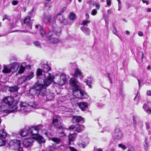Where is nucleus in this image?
Returning a JSON list of instances; mask_svg holds the SVG:
<instances>
[{
  "label": "nucleus",
  "instance_id": "nucleus-1",
  "mask_svg": "<svg viewBox=\"0 0 151 151\" xmlns=\"http://www.w3.org/2000/svg\"><path fill=\"white\" fill-rule=\"evenodd\" d=\"M54 76H37V81L29 91L32 95L42 98L46 95V87L53 81Z\"/></svg>",
  "mask_w": 151,
  "mask_h": 151
},
{
  "label": "nucleus",
  "instance_id": "nucleus-2",
  "mask_svg": "<svg viewBox=\"0 0 151 151\" xmlns=\"http://www.w3.org/2000/svg\"><path fill=\"white\" fill-rule=\"evenodd\" d=\"M2 105L0 106V111L6 113V115L17 111L26 112L28 111L27 109L29 106L23 102H21L19 106H16L17 101H14L13 97L9 96L4 98L2 100Z\"/></svg>",
  "mask_w": 151,
  "mask_h": 151
},
{
  "label": "nucleus",
  "instance_id": "nucleus-3",
  "mask_svg": "<svg viewBox=\"0 0 151 151\" xmlns=\"http://www.w3.org/2000/svg\"><path fill=\"white\" fill-rule=\"evenodd\" d=\"M70 84L73 87V95L76 98L82 99L88 98V96L87 93L80 89L79 82L75 78H73L70 79Z\"/></svg>",
  "mask_w": 151,
  "mask_h": 151
},
{
  "label": "nucleus",
  "instance_id": "nucleus-4",
  "mask_svg": "<svg viewBox=\"0 0 151 151\" xmlns=\"http://www.w3.org/2000/svg\"><path fill=\"white\" fill-rule=\"evenodd\" d=\"M39 66L41 68L37 69L36 73L37 76H51V73H49L51 70V68L48 66L47 63L42 61Z\"/></svg>",
  "mask_w": 151,
  "mask_h": 151
},
{
  "label": "nucleus",
  "instance_id": "nucleus-5",
  "mask_svg": "<svg viewBox=\"0 0 151 151\" xmlns=\"http://www.w3.org/2000/svg\"><path fill=\"white\" fill-rule=\"evenodd\" d=\"M61 29L60 28H55L52 31H50L47 35V38L51 43L56 44L58 42V39L55 37L56 36H59L60 35Z\"/></svg>",
  "mask_w": 151,
  "mask_h": 151
},
{
  "label": "nucleus",
  "instance_id": "nucleus-6",
  "mask_svg": "<svg viewBox=\"0 0 151 151\" xmlns=\"http://www.w3.org/2000/svg\"><path fill=\"white\" fill-rule=\"evenodd\" d=\"M42 127L43 126L41 124L31 127L33 131V135L34 136L33 137L39 143H45V141L43 137L38 134L39 131L41 129Z\"/></svg>",
  "mask_w": 151,
  "mask_h": 151
},
{
  "label": "nucleus",
  "instance_id": "nucleus-7",
  "mask_svg": "<svg viewBox=\"0 0 151 151\" xmlns=\"http://www.w3.org/2000/svg\"><path fill=\"white\" fill-rule=\"evenodd\" d=\"M12 68H13L12 71L13 73H16V76L21 75L24 72L25 67L22 65H20V63L17 62H14L12 63Z\"/></svg>",
  "mask_w": 151,
  "mask_h": 151
},
{
  "label": "nucleus",
  "instance_id": "nucleus-8",
  "mask_svg": "<svg viewBox=\"0 0 151 151\" xmlns=\"http://www.w3.org/2000/svg\"><path fill=\"white\" fill-rule=\"evenodd\" d=\"M57 18V16L55 15L52 16L49 14H44L42 17V19L44 21L47 20L48 23L51 25L53 26V27L55 28L54 27L56 26V21Z\"/></svg>",
  "mask_w": 151,
  "mask_h": 151
},
{
  "label": "nucleus",
  "instance_id": "nucleus-9",
  "mask_svg": "<svg viewBox=\"0 0 151 151\" xmlns=\"http://www.w3.org/2000/svg\"><path fill=\"white\" fill-rule=\"evenodd\" d=\"M21 146V141L17 139H13L10 141L6 145V147H11L12 149L16 150Z\"/></svg>",
  "mask_w": 151,
  "mask_h": 151
},
{
  "label": "nucleus",
  "instance_id": "nucleus-10",
  "mask_svg": "<svg viewBox=\"0 0 151 151\" xmlns=\"http://www.w3.org/2000/svg\"><path fill=\"white\" fill-rule=\"evenodd\" d=\"M33 131L31 127H27L24 129H22L20 132V134L23 137H25L29 134H30L32 136L34 135H33Z\"/></svg>",
  "mask_w": 151,
  "mask_h": 151
},
{
  "label": "nucleus",
  "instance_id": "nucleus-11",
  "mask_svg": "<svg viewBox=\"0 0 151 151\" xmlns=\"http://www.w3.org/2000/svg\"><path fill=\"white\" fill-rule=\"evenodd\" d=\"M30 18L29 16L26 17L24 19V22L25 24H26V29L27 30L24 31V32H27L29 30L31 29L32 27V23L30 22Z\"/></svg>",
  "mask_w": 151,
  "mask_h": 151
},
{
  "label": "nucleus",
  "instance_id": "nucleus-12",
  "mask_svg": "<svg viewBox=\"0 0 151 151\" xmlns=\"http://www.w3.org/2000/svg\"><path fill=\"white\" fill-rule=\"evenodd\" d=\"M122 136L121 128L118 127H116L115 129L114 133L113 136L114 139L115 140L120 139Z\"/></svg>",
  "mask_w": 151,
  "mask_h": 151
},
{
  "label": "nucleus",
  "instance_id": "nucleus-13",
  "mask_svg": "<svg viewBox=\"0 0 151 151\" xmlns=\"http://www.w3.org/2000/svg\"><path fill=\"white\" fill-rule=\"evenodd\" d=\"M33 137V136H32L29 138H25L23 140V144L25 147H29L32 145L34 140H36Z\"/></svg>",
  "mask_w": 151,
  "mask_h": 151
},
{
  "label": "nucleus",
  "instance_id": "nucleus-14",
  "mask_svg": "<svg viewBox=\"0 0 151 151\" xmlns=\"http://www.w3.org/2000/svg\"><path fill=\"white\" fill-rule=\"evenodd\" d=\"M12 63L9 65H3V69L2 70V72L4 74H6L11 73L12 70H13V68H12Z\"/></svg>",
  "mask_w": 151,
  "mask_h": 151
},
{
  "label": "nucleus",
  "instance_id": "nucleus-15",
  "mask_svg": "<svg viewBox=\"0 0 151 151\" xmlns=\"http://www.w3.org/2000/svg\"><path fill=\"white\" fill-rule=\"evenodd\" d=\"M72 122L73 123H82L84 122V118L81 116H73L72 117Z\"/></svg>",
  "mask_w": 151,
  "mask_h": 151
},
{
  "label": "nucleus",
  "instance_id": "nucleus-16",
  "mask_svg": "<svg viewBox=\"0 0 151 151\" xmlns=\"http://www.w3.org/2000/svg\"><path fill=\"white\" fill-rule=\"evenodd\" d=\"M33 77V76H22L17 80V83L18 84H22L24 82L30 80Z\"/></svg>",
  "mask_w": 151,
  "mask_h": 151
},
{
  "label": "nucleus",
  "instance_id": "nucleus-17",
  "mask_svg": "<svg viewBox=\"0 0 151 151\" xmlns=\"http://www.w3.org/2000/svg\"><path fill=\"white\" fill-rule=\"evenodd\" d=\"M52 124L55 127L60 130H62L63 129V127L60 122L59 121L57 118L53 119Z\"/></svg>",
  "mask_w": 151,
  "mask_h": 151
},
{
  "label": "nucleus",
  "instance_id": "nucleus-18",
  "mask_svg": "<svg viewBox=\"0 0 151 151\" xmlns=\"http://www.w3.org/2000/svg\"><path fill=\"white\" fill-rule=\"evenodd\" d=\"M78 105L82 111L86 110L88 107V104L86 102H80L78 103Z\"/></svg>",
  "mask_w": 151,
  "mask_h": 151
},
{
  "label": "nucleus",
  "instance_id": "nucleus-19",
  "mask_svg": "<svg viewBox=\"0 0 151 151\" xmlns=\"http://www.w3.org/2000/svg\"><path fill=\"white\" fill-rule=\"evenodd\" d=\"M58 21L59 22L64 25H66L68 24V22L64 17L63 16H60L58 19Z\"/></svg>",
  "mask_w": 151,
  "mask_h": 151
},
{
  "label": "nucleus",
  "instance_id": "nucleus-20",
  "mask_svg": "<svg viewBox=\"0 0 151 151\" xmlns=\"http://www.w3.org/2000/svg\"><path fill=\"white\" fill-rule=\"evenodd\" d=\"M76 131L78 132H82L84 128H85L84 126L82 125L79 124H76Z\"/></svg>",
  "mask_w": 151,
  "mask_h": 151
},
{
  "label": "nucleus",
  "instance_id": "nucleus-21",
  "mask_svg": "<svg viewBox=\"0 0 151 151\" xmlns=\"http://www.w3.org/2000/svg\"><path fill=\"white\" fill-rule=\"evenodd\" d=\"M81 29L86 35H90L91 31L89 29L83 26H81Z\"/></svg>",
  "mask_w": 151,
  "mask_h": 151
},
{
  "label": "nucleus",
  "instance_id": "nucleus-22",
  "mask_svg": "<svg viewBox=\"0 0 151 151\" xmlns=\"http://www.w3.org/2000/svg\"><path fill=\"white\" fill-rule=\"evenodd\" d=\"M4 129L0 130V138H6L7 136V133L5 132Z\"/></svg>",
  "mask_w": 151,
  "mask_h": 151
},
{
  "label": "nucleus",
  "instance_id": "nucleus-23",
  "mask_svg": "<svg viewBox=\"0 0 151 151\" xmlns=\"http://www.w3.org/2000/svg\"><path fill=\"white\" fill-rule=\"evenodd\" d=\"M93 81V79L90 78H88L87 79L85 80V81L86 83V84L88 85L90 88H91L92 87L90 84L92 83Z\"/></svg>",
  "mask_w": 151,
  "mask_h": 151
},
{
  "label": "nucleus",
  "instance_id": "nucleus-24",
  "mask_svg": "<svg viewBox=\"0 0 151 151\" xmlns=\"http://www.w3.org/2000/svg\"><path fill=\"white\" fill-rule=\"evenodd\" d=\"M82 73L81 70L76 68L75 71V74L73 76H82Z\"/></svg>",
  "mask_w": 151,
  "mask_h": 151
},
{
  "label": "nucleus",
  "instance_id": "nucleus-25",
  "mask_svg": "<svg viewBox=\"0 0 151 151\" xmlns=\"http://www.w3.org/2000/svg\"><path fill=\"white\" fill-rule=\"evenodd\" d=\"M148 138L146 137L145 138V142L143 144V145L144 147V148L145 151L147 150L148 149V147L149 145L148 142L147 140Z\"/></svg>",
  "mask_w": 151,
  "mask_h": 151
},
{
  "label": "nucleus",
  "instance_id": "nucleus-26",
  "mask_svg": "<svg viewBox=\"0 0 151 151\" xmlns=\"http://www.w3.org/2000/svg\"><path fill=\"white\" fill-rule=\"evenodd\" d=\"M6 138H0V146H4L6 145Z\"/></svg>",
  "mask_w": 151,
  "mask_h": 151
},
{
  "label": "nucleus",
  "instance_id": "nucleus-27",
  "mask_svg": "<svg viewBox=\"0 0 151 151\" xmlns=\"http://www.w3.org/2000/svg\"><path fill=\"white\" fill-rule=\"evenodd\" d=\"M40 32L41 35L42 37L45 36L46 32L43 29V28L41 26H40Z\"/></svg>",
  "mask_w": 151,
  "mask_h": 151
},
{
  "label": "nucleus",
  "instance_id": "nucleus-28",
  "mask_svg": "<svg viewBox=\"0 0 151 151\" xmlns=\"http://www.w3.org/2000/svg\"><path fill=\"white\" fill-rule=\"evenodd\" d=\"M50 139L54 142L57 144H59L60 142V139L56 137H52L50 138Z\"/></svg>",
  "mask_w": 151,
  "mask_h": 151
},
{
  "label": "nucleus",
  "instance_id": "nucleus-29",
  "mask_svg": "<svg viewBox=\"0 0 151 151\" xmlns=\"http://www.w3.org/2000/svg\"><path fill=\"white\" fill-rule=\"evenodd\" d=\"M18 90V87L17 86L10 87L9 90L11 92H14L17 91Z\"/></svg>",
  "mask_w": 151,
  "mask_h": 151
},
{
  "label": "nucleus",
  "instance_id": "nucleus-30",
  "mask_svg": "<svg viewBox=\"0 0 151 151\" xmlns=\"http://www.w3.org/2000/svg\"><path fill=\"white\" fill-rule=\"evenodd\" d=\"M33 44L36 47L39 48H42V46L41 45L39 41H35L33 42Z\"/></svg>",
  "mask_w": 151,
  "mask_h": 151
},
{
  "label": "nucleus",
  "instance_id": "nucleus-31",
  "mask_svg": "<svg viewBox=\"0 0 151 151\" xmlns=\"http://www.w3.org/2000/svg\"><path fill=\"white\" fill-rule=\"evenodd\" d=\"M137 116L136 115H134L133 117V126L135 127L137 124V122L136 120V119L137 118Z\"/></svg>",
  "mask_w": 151,
  "mask_h": 151
},
{
  "label": "nucleus",
  "instance_id": "nucleus-32",
  "mask_svg": "<svg viewBox=\"0 0 151 151\" xmlns=\"http://www.w3.org/2000/svg\"><path fill=\"white\" fill-rule=\"evenodd\" d=\"M108 78L110 81V83L112 84L113 82L115 81V78L114 76H108Z\"/></svg>",
  "mask_w": 151,
  "mask_h": 151
},
{
  "label": "nucleus",
  "instance_id": "nucleus-33",
  "mask_svg": "<svg viewBox=\"0 0 151 151\" xmlns=\"http://www.w3.org/2000/svg\"><path fill=\"white\" fill-rule=\"evenodd\" d=\"M75 135V134H70L69 136V140L70 141H73L75 139L74 135Z\"/></svg>",
  "mask_w": 151,
  "mask_h": 151
},
{
  "label": "nucleus",
  "instance_id": "nucleus-34",
  "mask_svg": "<svg viewBox=\"0 0 151 151\" xmlns=\"http://www.w3.org/2000/svg\"><path fill=\"white\" fill-rule=\"evenodd\" d=\"M90 20H84L83 21L81 25H83V26H87L88 24L90 23Z\"/></svg>",
  "mask_w": 151,
  "mask_h": 151
},
{
  "label": "nucleus",
  "instance_id": "nucleus-35",
  "mask_svg": "<svg viewBox=\"0 0 151 151\" xmlns=\"http://www.w3.org/2000/svg\"><path fill=\"white\" fill-rule=\"evenodd\" d=\"M76 17V15L73 13H71L69 15V18L71 20L74 19Z\"/></svg>",
  "mask_w": 151,
  "mask_h": 151
},
{
  "label": "nucleus",
  "instance_id": "nucleus-36",
  "mask_svg": "<svg viewBox=\"0 0 151 151\" xmlns=\"http://www.w3.org/2000/svg\"><path fill=\"white\" fill-rule=\"evenodd\" d=\"M118 146L119 147L121 148L123 150H125L127 148L126 147L122 144H119Z\"/></svg>",
  "mask_w": 151,
  "mask_h": 151
},
{
  "label": "nucleus",
  "instance_id": "nucleus-37",
  "mask_svg": "<svg viewBox=\"0 0 151 151\" xmlns=\"http://www.w3.org/2000/svg\"><path fill=\"white\" fill-rule=\"evenodd\" d=\"M127 151H135L134 148L131 145H129L128 147Z\"/></svg>",
  "mask_w": 151,
  "mask_h": 151
},
{
  "label": "nucleus",
  "instance_id": "nucleus-38",
  "mask_svg": "<svg viewBox=\"0 0 151 151\" xmlns=\"http://www.w3.org/2000/svg\"><path fill=\"white\" fill-rule=\"evenodd\" d=\"M77 145L80 147H82L83 148H84L86 145H85L84 144L82 143H81L80 142L78 143H77Z\"/></svg>",
  "mask_w": 151,
  "mask_h": 151
},
{
  "label": "nucleus",
  "instance_id": "nucleus-39",
  "mask_svg": "<svg viewBox=\"0 0 151 151\" xmlns=\"http://www.w3.org/2000/svg\"><path fill=\"white\" fill-rule=\"evenodd\" d=\"M76 125L74 126L73 125H71L69 126V127L68 129L70 130H74V131H75L76 129Z\"/></svg>",
  "mask_w": 151,
  "mask_h": 151
},
{
  "label": "nucleus",
  "instance_id": "nucleus-40",
  "mask_svg": "<svg viewBox=\"0 0 151 151\" xmlns=\"http://www.w3.org/2000/svg\"><path fill=\"white\" fill-rule=\"evenodd\" d=\"M36 10V9L35 7H33V9L29 12V14L30 15L32 14L33 12H35Z\"/></svg>",
  "mask_w": 151,
  "mask_h": 151
},
{
  "label": "nucleus",
  "instance_id": "nucleus-41",
  "mask_svg": "<svg viewBox=\"0 0 151 151\" xmlns=\"http://www.w3.org/2000/svg\"><path fill=\"white\" fill-rule=\"evenodd\" d=\"M36 10V9L35 7H33V9L29 12V14L30 15L32 14L33 12H35Z\"/></svg>",
  "mask_w": 151,
  "mask_h": 151
},
{
  "label": "nucleus",
  "instance_id": "nucleus-42",
  "mask_svg": "<svg viewBox=\"0 0 151 151\" xmlns=\"http://www.w3.org/2000/svg\"><path fill=\"white\" fill-rule=\"evenodd\" d=\"M97 13V11L95 9H93L92 10L91 12V14L92 15L94 16Z\"/></svg>",
  "mask_w": 151,
  "mask_h": 151
},
{
  "label": "nucleus",
  "instance_id": "nucleus-43",
  "mask_svg": "<svg viewBox=\"0 0 151 151\" xmlns=\"http://www.w3.org/2000/svg\"><path fill=\"white\" fill-rule=\"evenodd\" d=\"M18 3V1H17L16 0H14L12 2V4L13 5H15L17 4Z\"/></svg>",
  "mask_w": 151,
  "mask_h": 151
},
{
  "label": "nucleus",
  "instance_id": "nucleus-44",
  "mask_svg": "<svg viewBox=\"0 0 151 151\" xmlns=\"http://www.w3.org/2000/svg\"><path fill=\"white\" fill-rule=\"evenodd\" d=\"M69 148L71 151H78L77 149H75L73 147L70 146L69 147Z\"/></svg>",
  "mask_w": 151,
  "mask_h": 151
},
{
  "label": "nucleus",
  "instance_id": "nucleus-45",
  "mask_svg": "<svg viewBox=\"0 0 151 151\" xmlns=\"http://www.w3.org/2000/svg\"><path fill=\"white\" fill-rule=\"evenodd\" d=\"M106 4L108 6H110L111 4V0H106Z\"/></svg>",
  "mask_w": 151,
  "mask_h": 151
},
{
  "label": "nucleus",
  "instance_id": "nucleus-46",
  "mask_svg": "<svg viewBox=\"0 0 151 151\" xmlns=\"http://www.w3.org/2000/svg\"><path fill=\"white\" fill-rule=\"evenodd\" d=\"M95 5H96V9L97 10L99 9V8L100 6V4L98 3H96V4Z\"/></svg>",
  "mask_w": 151,
  "mask_h": 151
},
{
  "label": "nucleus",
  "instance_id": "nucleus-47",
  "mask_svg": "<svg viewBox=\"0 0 151 151\" xmlns=\"http://www.w3.org/2000/svg\"><path fill=\"white\" fill-rule=\"evenodd\" d=\"M113 12V11L112 9H110L108 10L107 11V13L108 14H111Z\"/></svg>",
  "mask_w": 151,
  "mask_h": 151
},
{
  "label": "nucleus",
  "instance_id": "nucleus-48",
  "mask_svg": "<svg viewBox=\"0 0 151 151\" xmlns=\"http://www.w3.org/2000/svg\"><path fill=\"white\" fill-rule=\"evenodd\" d=\"M147 113L150 114L151 112V110L150 109H145V110Z\"/></svg>",
  "mask_w": 151,
  "mask_h": 151
},
{
  "label": "nucleus",
  "instance_id": "nucleus-49",
  "mask_svg": "<svg viewBox=\"0 0 151 151\" xmlns=\"http://www.w3.org/2000/svg\"><path fill=\"white\" fill-rule=\"evenodd\" d=\"M113 32L114 34H115L116 35H117L119 38V37L118 35H117L116 34L117 33V32L116 30L114 28V29L113 30Z\"/></svg>",
  "mask_w": 151,
  "mask_h": 151
},
{
  "label": "nucleus",
  "instance_id": "nucleus-50",
  "mask_svg": "<svg viewBox=\"0 0 151 151\" xmlns=\"http://www.w3.org/2000/svg\"><path fill=\"white\" fill-rule=\"evenodd\" d=\"M126 6L127 9H129L132 7V5L129 3H128L127 4Z\"/></svg>",
  "mask_w": 151,
  "mask_h": 151
},
{
  "label": "nucleus",
  "instance_id": "nucleus-51",
  "mask_svg": "<svg viewBox=\"0 0 151 151\" xmlns=\"http://www.w3.org/2000/svg\"><path fill=\"white\" fill-rule=\"evenodd\" d=\"M147 94L148 96H151V90H148L147 91Z\"/></svg>",
  "mask_w": 151,
  "mask_h": 151
},
{
  "label": "nucleus",
  "instance_id": "nucleus-52",
  "mask_svg": "<svg viewBox=\"0 0 151 151\" xmlns=\"http://www.w3.org/2000/svg\"><path fill=\"white\" fill-rule=\"evenodd\" d=\"M138 35L139 36H142L143 35V33L139 31L138 32Z\"/></svg>",
  "mask_w": 151,
  "mask_h": 151
},
{
  "label": "nucleus",
  "instance_id": "nucleus-53",
  "mask_svg": "<svg viewBox=\"0 0 151 151\" xmlns=\"http://www.w3.org/2000/svg\"><path fill=\"white\" fill-rule=\"evenodd\" d=\"M5 19H9V17L6 15H5L4 16V17L3 18V20H4Z\"/></svg>",
  "mask_w": 151,
  "mask_h": 151
},
{
  "label": "nucleus",
  "instance_id": "nucleus-54",
  "mask_svg": "<svg viewBox=\"0 0 151 151\" xmlns=\"http://www.w3.org/2000/svg\"><path fill=\"white\" fill-rule=\"evenodd\" d=\"M63 12L60 11V12L57 14H56V15H57V17L58 16V15L60 16V15H61Z\"/></svg>",
  "mask_w": 151,
  "mask_h": 151
},
{
  "label": "nucleus",
  "instance_id": "nucleus-55",
  "mask_svg": "<svg viewBox=\"0 0 151 151\" xmlns=\"http://www.w3.org/2000/svg\"><path fill=\"white\" fill-rule=\"evenodd\" d=\"M48 5V3L47 2H45L44 4V6L45 7H47V6Z\"/></svg>",
  "mask_w": 151,
  "mask_h": 151
},
{
  "label": "nucleus",
  "instance_id": "nucleus-56",
  "mask_svg": "<svg viewBox=\"0 0 151 151\" xmlns=\"http://www.w3.org/2000/svg\"><path fill=\"white\" fill-rule=\"evenodd\" d=\"M142 2L143 3H146V4L147 5H148L149 4V3L147 1H145L144 0H143L142 1Z\"/></svg>",
  "mask_w": 151,
  "mask_h": 151
},
{
  "label": "nucleus",
  "instance_id": "nucleus-57",
  "mask_svg": "<svg viewBox=\"0 0 151 151\" xmlns=\"http://www.w3.org/2000/svg\"><path fill=\"white\" fill-rule=\"evenodd\" d=\"M146 127L147 129H149V128H150V127H149V124L148 123H146Z\"/></svg>",
  "mask_w": 151,
  "mask_h": 151
},
{
  "label": "nucleus",
  "instance_id": "nucleus-58",
  "mask_svg": "<svg viewBox=\"0 0 151 151\" xmlns=\"http://www.w3.org/2000/svg\"><path fill=\"white\" fill-rule=\"evenodd\" d=\"M20 147V146L16 150H18V151H23V148H21Z\"/></svg>",
  "mask_w": 151,
  "mask_h": 151
},
{
  "label": "nucleus",
  "instance_id": "nucleus-59",
  "mask_svg": "<svg viewBox=\"0 0 151 151\" xmlns=\"http://www.w3.org/2000/svg\"><path fill=\"white\" fill-rule=\"evenodd\" d=\"M147 107V104H144L143 106V108L144 109V110H145L146 108Z\"/></svg>",
  "mask_w": 151,
  "mask_h": 151
},
{
  "label": "nucleus",
  "instance_id": "nucleus-60",
  "mask_svg": "<svg viewBox=\"0 0 151 151\" xmlns=\"http://www.w3.org/2000/svg\"><path fill=\"white\" fill-rule=\"evenodd\" d=\"M86 19L87 20L89 18V15L87 14H86Z\"/></svg>",
  "mask_w": 151,
  "mask_h": 151
},
{
  "label": "nucleus",
  "instance_id": "nucleus-61",
  "mask_svg": "<svg viewBox=\"0 0 151 151\" xmlns=\"http://www.w3.org/2000/svg\"><path fill=\"white\" fill-rule=\"evenodd\" d=\"M151 12V10L150 8H149L147 9V12Z\"/></svg>",
  "mask_w": 151,
  "mask_h": 151
},
{
  "label": "nucleus",
  "instance_id": "nucleus-62",
  "mask_svg": "<svg viewBox=\"0 0 151 151\" xmlns=\"http://www.w3.org/2000/svg\"><path fill=\"white\" fill-rule=\"evenodd\" d=\"M12 59H13L14 61H16V60H17V58H16L15 57H13L12 58Z\"/></svg>",
  "mask_w": 151,
  "mask_h": 151
},
{
  "label": "nucleus",
  "instance_id": "nucleus-63",
  "mask_svg": "<svg viewBox=\"0 0 151 151\" xmlns=\"http://www.w3.org/2000/svg\"><path fill=\"white\" fill-rule=\"evenodd\" d=\"M14 24L13 23H12L11 24V29H12L13 28H14Z\"/></svg>",
  "mask_w": 151,
  "mask_h": 151
},
{
  "label": "nucleus",
  "instance_id": "nucleus-64",
  "mask_svg": "<svg viewBox=\"0 0 151 151\" xmlns=\"http://www.w3.org/2000/svg\"><path fill=\"white\" fill-rule=\"evenodd\" d=\"M96 151H103L102 150L101 148H98L96 149Z\"/></svg>",
  "mask_w": 151,
  "mask_h": 151
}]
</instances>
